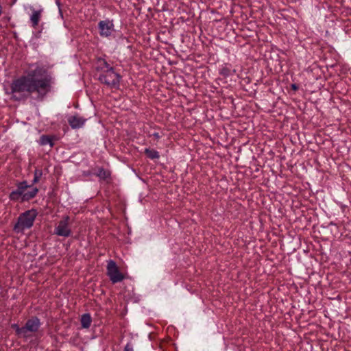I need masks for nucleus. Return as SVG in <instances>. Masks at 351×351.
Listing matches in <instances>:
<instances>
[{
	"instance_id": "f257e3e1",
	"label": "nucleus",
	"mask_w": 351,
	"mask_h": 351,
	"mask_svg": "<svg viewBox=\"0 0 351 351\" xmlns=\"http://www.w3.org/2000/svg\"><path fill=\"white\" fill-rule=\"evenodd\" d=\"M53 83L51 73L45 66L36 64L34 69L12 80L11 99L24 101L31 97L36 101H43L51 91Z\"/></svg>"
},
{
	"instance_id": "f03ea898",
	"label": "nucleus",
	"mask_w": 351,
	"mask_h": 351,
	"mask_svg": "<svg viewBox=\"0 0 351 351\" xmlns=\"http://www.w3.org/2000/svg\"><path fill=\"white\" fill-rule=\"evenodd\" d=\"M95 69L98 80L110 88L117 89L120 86L121 75L113 66V63L107 60L106 56L96 59Z\"/></svg>"
},
{
	"instance_id": "7ed1b4c3",
	"label": "nucleus",
	"mask_w": 351,
	"mask_h": 351,
	"mask_svg": "<svg viewBox=\"0 0 351 351\" xmlns=\"http://www.w3.org/2000/svg\"><path fill=\"white\" fill-rule=\"evenodd\" d=\"M16 189L9 194V199L12 202H28L34 198L39 190L37 187H32L26 180L16 182Z\"/></svg>"
},
{
	"instance_id": "20e7f679",
	"label": "nucleus",
	"mask_w": 351,
	"mask_h": 351,
	"mask_svg": "<svg viewBox=\"0 0 351 351\" xmlns=\"http://www.w3.org/2000/svg\"><path fill=\"white\" fill-rule=\"evenodd\" d=\"M38 211L36 209L32 208L20 214L17 219V221L14 226V230L17 233L23 232L25 230L31 228L36 217Z\"/></svg>"
},
{
	"instance_id": "39448f33",
	"label": "nucleus",
	"mask_w": 351,
	"mask_h": 351,
	"mask_svg": "<svg viewBox=\"0 0 351 351\" xmlns=\"http://www.w3.org/2000/svg\"><path fill=\"white\" fill-rule=\"evenodd\" d=\"M99 35L104 38H110L115 32L114 21L110 19L100 21L97 25Z\"/></svg>"
},
{
	"instance_id": "423d86ee",
	"label": "nucleus",
	"mask_w": 351,
	"mask_h": 351,
	"mask_svg": "<svg viewBox=\"0 0 351 351\" xmlns=\"http://www.w3.org/2000/svg\"><path fill=\"white\" fill-rule=\"evenodd\" d=\"M107 276L113 283L121 282L124 279V276L119 271L116 263L113 260H109L107 264Z\"/></svg>"
},
{
	"instance_id": "0eeeda50",
	"label": "nucleus",
	"mask_w": 351,
	"mask_h": 351,
	"mask_svg": "<svg viewBox=\"0 0 351 351\" xmlns=\"http://www.w3.org/2000/svg\"><path fill=\"white\" fill-rule=\"evenodd\" d=\"M69 216H63L62 219L58 222V225L55 227L54 233L60 237H70L72 234V231L69 226Z\"/></svg>"
},
{
	"instance_id": "6e6552de",
	"label": "nucleus",
	"mask_w": 351,
	"mask_h": 351,
	"mask_svg": "<svg viewBox=\"0 0 351 351\" xmlns=\"http://www.w3.org/2000/svg\"><path fill=\"white\" fill-rule=\"evenodd\" d=\"M41 326V322L38 317H32L27 320L23 326V338L25 339L31 337L29 332L35 333L38 331Z\"/></svg>"
},
{
	"instance_id": "1a4fd4ad",
	"label": "nucleus",
	"mask_w": 351,
	"mask_h": 351,
	"mask_svg": "<svg viewBox=\"0 0 351 351\" xmlns=\"http://www.w3.org/2000/svg\"><path fill=\"white\" fill-rule=\"evenodd\" d=\"M87 119L82 116H80L79 114L75 113L73 115H70L67 118V121L71 128L73 130H78L80 128H82Z\"/></svg>"
},
{
	"instance_id": "9d476101",
	"label": "nucleus",
	"mask_w": 351,
	"mask_h": 351,
	"mask_svg": "<svg viewBox=\"0 0 351 351\" xmlns=\"http://www.w3.org/2000/svg\"><path fill=\"white\" fill-rule=\"evenodd\" d=\"M32 10V14L29 17V22L31 25L36 28L38 25V23L40 20L42 12H43V8H40L38 10H36L34 8H30Z\"/></svg>"
},
{
	"instance_id": "9b49d317",
	"label": "nucleus",
	"mask_w": 351,
	"mask_h": 351,
	"mask_svg": "<svg viewBox=\"0 0 351 351\" xmlns=\"http://www.w3.org/2000/svg\"><path fill=\"white\" fill-rule=\"evenodd\" d=\"M55 138L54 136L43 134L40 137L39 144L40 145H49L50 147H53L54 146L53 140Z\"/></svg>"
},
{
	"instance_id": "f8f14e48",
	"label": "nucleus",
	"mask_w": 351,
	"mask_h": 351,
	"mask_svg": "<svg viewBox=\"0 0 351 351\" xmlns=\"http://www.w3.org/2000/svg\"><path fill=\"white\" fill-rule=\"evenodd\" d=\"M235 69H232L230 64H225L219 69V74L224 77H230L235 73Z\"/></svg>"
},
{
	"instance_id": "ddd939ff",
	"label": "nucleus",
	"mask_w": 351,
	"mask_h": 351,
	"mask_svg": "<svg viewBox=\"0 0 351 351\" xmlns=\"http://www.w3.org/2000/svg\"><path fill=\"white\" fill-rule=\"evenodd\" d=\"M92 322L91 316L89 313H84L80 319L81 326L83 328H88Z\"/></svg>"
},
{
	"instance_id": "4468645a",
	"label": "nucleus",
	"mask_w": 351,
	"mask_h": 351,
	"mask_svg": "<svg viewBox=\"0 0 351 351\" xmlns=\"http://www.w3.org/2000/svg\"><path fill=\"white\" fill-rule=\"evenodd\" d=\"M144 152L149 159L155 160L160 158L159 152L155 149L145 148Z\"/></svg>"
},
{
	"instance_id": "2eb2a0df",
	"label": "nucleus",
	"mask_w": 351,
	"mask_h": 351,
	"mask_svg": "<svg viewBox=\"0 0 351 351\" xmlns=\"http://www.w3.org/2000/svg\"><path fill=\"white\" fill-rule=\"evenodd\" d=\"M96 176L99 177L100 179L106 180L110 176V173L109 171L106 170L104 168H99L98 172L96 173Z\"/></svg>"
},
{
	"instance_id": "dca6fc26",
	"label": "nucleus",
	"mask_w": 351,
	"mask_h": 351,
	"mask_svg": "<svg viewBox=\"0 0 351 351\" xmlns=\"http://www.w3.org/2000/svg\"><path fill=\"white\" fill-rule=\"evenodd\" d=\"M11 328L15 330L16 335H17L19 337L23 338V326L20 327L17 324H12L11 325Z\"/></svg>"
},
{
	"instance_id": "f3484780",
	"label": "nucleus",
	"mask_w": 351,
	"mask_h": 351,
	"mask_svg": "<svg viewBox=\"0 0 351 351\" xmlns=\"http://www.w3.org/2000/svg\"><path fill=\"white\" fill-rule=\"evenodd\" d=\"M42 176L43 171L41 169H35L34 172V179L32 180V184L31 185L38 183Z\"/></svg>"
},
{
	"instance_id": "a211bd4d",
	"label": "nucleus",
	"mask_w": 351,
	"mask_h": 351,
	"mask_svg": "<svg viewBox=\"0 0 351 351\" xmlns=\"http://www.w3.org/2000/svg\"><path fill=\"white\" fill-rule=\"evenodd\" d=\"M123 351H133L132 344L131 343H128L125 345Z\"/></svg>"
},
{
	"instance_id": "6ab92c4d",
	"label": "nucleus",
	"mask_w": 351,
	"mask_h": 351,
	"mask_svg": "<svg viewBox=\"0 0 351 351\" xmlns=\"http://www.w3.org/2000/svg\"><path fill=\"white\" fill-rule=\"evenodd\" d=\"M56 4H57V5H58V8H59V14H60V16H61L62 18H63V14H62V10H61V8H60V3L59 0H57V1H56Z\"/></svg>"
},
{
	"instance_id": "aec40b11",
	"label": "nucleus",
	"mask_w": 351,
	"mask_h": 351,
	"mask_svg": "<svg viewBox=\"0 0 351 351\" xmlns=\"http://www.w3.org/2000/svg\"><path fill=\"white\" fill-rule=\"evenodd\" d=\"M149 136H152L156 139H159L161 137L158 132H154L152 134H150Z\"/></svg>"
},
{
	"instance_id": "412c9836",
	"label": "nucleus",
	"mask_w": 351,
	"mask_h": 351,
	"mask_svg": "<svg viewBox=\"0 0 351 351\" xmlns=\"http://www.w3.org/2000/svg\"><path fill=\"white\" fill-rule=\"evenodd\" d=\"M291 88H292V89H293V90H298V86L295 84H293L291 85Z\"/></svg>"
},
{
	"instance_id": "4be33fe9",
	"label": "nucleus",
	"mask_w": 351,
	"mask_h": 351,
	"mask_svg": "<svg viewBox=\"0 0 351 351\" xmlns=\"http://www.w3.org/2000/svg\"><path fill=\"white\" fill-rule=\"evenodd\" d=\"M42 32V30L38 32V34H40Z\"/></svg>"
}]
</instances>
